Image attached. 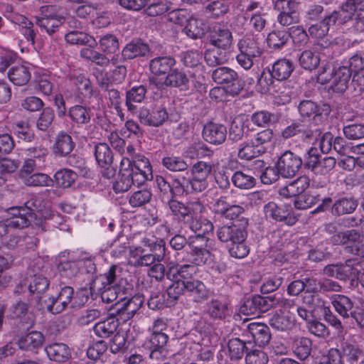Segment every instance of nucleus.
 <instances>
[{
    "label": "nucleus",
    "instance_id": "e433bc0d",
    "mask_svg": "<svg viewBox=\"0 0 364 364\" xmlns=\"http://www.w3.org/2000/svg\"><path fill=\"white\" fill-rule=\"evenodd\" d=\"M147 90L144 85H140L132 87L126 92L125 104L127 110L134 113L136 110V103H141L146 97Z\"/></svg>",
    "mask_w": 364,
    "mask_h": 364
},
{
    "label": "nucleus",
    "instance_id": "864d4df0",
    "mask_svg": "<svg viewBox=\"0 0 364 364\" xmlns=\"http://www.w3.org/2000/svg\"><path fill=\"white\" fill-rule=\"evenodd\" d=\"M187 36L192 39L201 38L205 33V25L202 20L192 17L183 29Z\"/></svg>",
    "mask_w": 364,
    "mask_h": 364
},
{
    "label": "nucleus",
    "instance_id": "473e14b6",
    "mask_svg": "<svg viewBox=\"0 0 364 364\" xmlns=\"http://www.w3.org/2000/svg\"><path fill=\"white\" fill-rule=\"evenodd\" d=\"M9 80L17 86L26 85L31 78V68L25 65L11 67L7 73Z\"/></svg>",
    "mask_w": 364,
    "mask_h": 364
},
{
    "label": "nucleus",
    "instance_id": "0eeeda50",
    "mask_svg": "<svg viewBox=\"0 0 364 364\" xmlns=\"http://www.w3.org/2000/svg\"><path fill=\"white\" fill-rule=\"evenodd\" d=\"M274 8L279 12L277 22L288 27L299 23V2L294 0H275Z\"/></svg>",
    "mask_w": 364,
    "mask_h": 364
},
{
    "label": "nucleus",
    "instance_id": "6e6d98bb",
    "mask_svg": "<svg viewBox=\"0 0 364 364\" xmlns=\"http://www.w3.org/2000/svg\"><path fill=\"white\" fill-rule=\"evenodd\" d=\"M231 181L235 187L244 190L250 189L256 184V179L252 176L242 171H235L231 177Z\"/></svg>",
    "mask_w": 364,
    "mask_h": 364
},
{
    "label": "nucleus",
    "instance_id": "b1692460",
    "mask_svg": "<svg viewBox=\"0 0 364 364\" xmlns=\"http://www.w3.org/2000/svg\"><path fill=\"white\" fill-rule=\"evenodd\" d=\"M196 273V265L188 262L183 264H175L170 263L168 265L166 272L167 279L173 281L181 279V281H191V277Z\"/></svg>",
    "mask_w": 364,
    "mask_h": 364
},
{
    "label": "nucleus",
    "instance_id": "c756f323",
    "mask_svg": "<svg viewBox=\"0 0 364 364\" xmlns=\"http://www.w3.org/2000/svg\"><path fill=\"white\" fill-rule=\"evenodd\" d=\"M175 64L176 60L171 56H158L150 60L149 70L155 76H166Z\"/></svg>",
    "mask_w": 364,
    "mask_h": 364
},
{
    "label": "nucleus",
    "instance_id": "e2e57ef3",
    "mask_svg": "<svg viewBox=\"0 0 364 364\" xmlns=\"http://www.w3.org/2000/svg\"><path fill=\"white\" fill-rule=\"evenodd\" d=\"M57 185L63 188H68L77 179V174L70 169L64 168L58 171L54 175Z\"/></svg>",
    "mask_w": 364,
    "mask_h": 364
},
{
    "label": "nucleus",
    "instance_id": "4d7b16f0",
    "mask_svg": "<svg viewBox=\"0 0 364 364\" xmlns=\"http://www.w3.org/2000/svg\"><path fill=\"white\" fill-rule=\"evenodd\" d=\"M36 24L40 27L41 31H45L48 35L51 36L57 32L59 28L65 22V18L57 17L51 18L36 19Z\"/></svg>",
    "mask_w": 364,
    "mask_h": 364
},
{
    "label": "nucleus",
    "instance_id": "72a5a7b5",
    "mask_svg": "<svg viewBox=\"0 0 364 364\" xmlns=\"http://www.w3.org/2000/svg\"><path fill=\"white\" fill-rule=\"evenodd\" d=\"M341 348L344 363L357 364L364 355V352L360 346L348 341H342Z\"/></svg>",
    "mask_w": 364,
    "mask_h": 364
},
{
    "label": "nucleus",
    "instance_id": "9b49d317",
    "mask_svg": "<svg viewBox=\"0 0 364 364\" xmlns=\"http://www.w3.org/2000/svg\"><path fill=\"white\" fill-rule=\"evenodd\" d=\"M276 294L262 296L255 295L245 301L240 311L245 315H255L275 308Z\"/></svg>",
    "mask_w": 364,
    "mask_h": 364
},
{
    "label": "nucleus",
    "instance_id": "4be33fe9",
    "mask_svg": "<svg viewBox=\"0 0 364 364\" xmlns=\"http://www.w3.org/2000/svg\"><path fill=\"white\" fill-rule=\"evenodd\" d=\"M204 311L211 319L223 320L228 315V302L221 296L211 298L206 302Z\"/></svg>",
    "mask_w": 364,
    "mask_h": 364
},
{
    "label": "nucleus",
    "instance_id": "412c9836",
    "mask_svg": "<svg viewBox=\"0 0 364 364\" xmlns=\"http://www.w3.org/2000/svg\"><path fill=\"white\" fill-rule=\"evenodd\" d=\"M187 292L193 302L201 304L208 301L214 292L208 289L200 280L194 279L187 281Z\"/></svg>",
    "mask_w": 364,
    "mask_h": 364
},
{
    "label": "nucleus",
    "instance_id": "c85d7f7f",
    "mask_svg": "<svg viewBox=\"0 0 364 364\" xmlns=\"http://www.w3.org/2000/svg\"><path fill=\"white\" fill-rule=\"evenodd\" d=\"M48 358L57 363H66L71 358L70 348L63 343H53L45 348Z\"/></svg>",
    "mask_w": 364,
    "mask_h": 364
},
{
    "label": "nucleus",
    "instance_id": "20e7f679",
    "mask_svg": "<svg viewBox=\"0 0 364 364\" xmlns=\"http://www.w3.org/2000/svg\"><path fill=\"white\" fill-rule=\"evenodd\" d=\"M240 53L236 56L237 63L245 70H250L260 58L262 50L252 38L246 37L238 41Z\"/></svg>",
    "mask_w": 364,
    "mask_h": 364
},
{
    "label": "nucleus",
    "instance_id": "f03ea898",
    "mask_svg": "<svg viewBox=\"0 0 364 364\" xmlns=\"http://www.w3.org/2000/svg\"><path fill=\"white\" fill-rule=\"evenodd\" d=\"M142 244L149 248L151 253L139 255V252H143L141 248L131 251V256L135 258L134 266H152L156 262L164 260L166 252V242L164 239L155 236L152 233H146L143 237Z\"/></svg>",
    "mask_w": 364,
    "mask_h": 364
},
{
    "label": "nucleus",
    "instance_id": "7ed1b4c3",
    "mask_svg": "<svg viewBox=\"0 0 364 364\" xmlns=\"http://www.w3.org/2000/svg\"><path fill=\"white\" fill-rule=\"evenodd\" d=\"M166 204L173 218L184 223H191L204 209L203 205L199 201L184 203L173 198H168Z\"/></svg>",
    "mask_w": 364,
    "mask_h": 364
},
{
    "label": "nucleus",
    "instance_id": "aec40b11",
    "mask_svg": "<svg viewBox=\"0 0 364 364\" xmlns=\"http://www.w3.org/2000/svg\"><path fill=\"white\" fill-rule=\"evenodd\" d=\"M363 234L355 229L346 230L344 237L345 252L354 255L364 257Z\"/></svg>",
    "mask_w": 364,
    "mask_h": 364
},
{
    "label": "nucleus",
    "instance_id": "13d9d810",
    "mask_svg": "<svg viewBox=\"0 0 364 364\" xmlns=\"http://www.w3.org/2000/svg\"><path fill=\"white\" fill-rule=\"evenodd\" d=\"M312 342L308 338H300L294 342L293 350L300 360H306L311 352Z\"/></svg>",
    "mask_w": 364,
    "mask_h": 364
},
{
    "label": "nucleus",
    "instance_id": "f3484780",
    "mask_svg": "<svg viewBox=\"0 0 364 364\" xmlns=\"http://www.w3.org/2000/svg\"><path fill=\"white\" fill-rule=\"evenodd\" d=\"M264 212L267 218L279 222H284L288 225H293L297 221L289 205H278L274 202H269L264 207Z\"/></svg>",
    "mask_w": 364,
    "mask_h": 364
},
{
    "label": "nucleus",
    "instance_id": "ddd939ff",
    "mask_svg": "<svg viewBox=\"0 0 364 364\" xmlns=\"http://www.w3.org/2000/svg\"><path fill=\"white\" fill-rule=\"evenodd\" d=\"M149 82L150 85H154L156 87L165 85L170 87H178L181 90H188L190 83L187 75L178 68L172 69L166 76L163 82L159 81L156 77H149Z\"/></svg>",
    "mask_w": 364,
    "mask_h": 364
},
{
    "label": "nucleus",
    "instance_id": "09e8293b",
    "mask_svg": "<svg viewBox=\"0 0 364 364\" xmlns=\"http://www.w3.org/2000/svg\"><path fill=\"white\" fill-rule=\"evenodd\" d=\"M65 38L70 44L87 45L90 47H95L97 45L96 40L92 36L77 30L65 34Z\"/></svg>",
    "mask_w": 364,
    "mask_h": 364
},
{
    "label": "nucleus",
    "instance_id": "338daca9",
    "mask_svg": "<svg viewBox=\"0 0 364 364\" xmlns=\"http://www.w3.org/2000/svg\"><path fill=\"white\" fill-rule=\"evenodd\" d=\"M99 44L102 51L107 54L115 53L119 48L118 38L113 34L102 36L99 41Z\"/></svg>",
    "mask_w": 364,
    "mask_h": 364
},
{
    "label": "nucleus",
    "instance_id": "ea45409f",
    "mask_svg": "<svg viewBox=\"0 0 364 364\" xmlns=\"http://www.w3.org/2000/svg\"><path fill=\"white\" fill-rule=\"evenodd\" d=\"M251 344L250 339L242 340L239 338H232L228 342V353L231 360H239L243 358L245 353L249 352L247 345Z\"/></svg>",
    "mask_w": 364,
    "mask_h": 364
},
{
    "label": "nucleus",
    "instance_id": "1a4fd4ad",
    "mask_svg": "<svg viewBox=\"0 0 364 364\" xmlns=\"http://www.w3.org/2000/svg\"><path fill=\"white\" fill-rule=\"evenodd\" d=\"M232 41V33L225 25L216 22L209 26L205 43L207 45L230 49Z\"/></svg>",
    "mask_w": 364,
    "mask_h": 364
},
{
    "label": "nucleus",
    "instance_id": "a878e982",
    "mask_svg": "<svg viewBox=\"0 0 364 364\" xmlns=\"http://www.w3.org/2000/svg\"><path fill=\"white\" fill-rule=\"evenodd\" d=\"M352 73L347 65L338 68L333 73L330 88L337 93L344 92L348 87Z\"/></svg>",
    "mask_w": 364,
    "mask_h": 364
},
{
    "label": "nucleus",
    "instance_id": "6e6552de",
    "mask_svg": "<svg viewBox=\"0 0 364 364\" xmlns=\"http://www.w3.org/2000/svg\"><path fill=\"white\" fill-rule=\"evenodd\" d=\"M331 206L332 215L341 216L353 213L358 206V201L353 197H341L332 205V198L326 197L312 213L323 212Z\"/></svg>",
    "mask_w": 364,
    "mask_h": 364
},
{
    "label": "nucleus",
    "instance_id": "3c124183",
    "mask_svg": "<svg viewBox=\"0 0 364 364\" xmlns=\"http://www.w3.org/2000/svg\"><path fill=\"white\" fill-rule=\"evenodd\" d=\"M251 122L259 127H268L277 123L279 117L277 114L266 110L257 111L251 115Z\"/></svg>",
    "mask_w": 364,
    "mask_h": 364
},
{
    "label": "nucleus",
    "instance_id": "dca6fc26",
    "mask_svg": "<svg viewBox=\"0 0 364 364\" xmlns=\"http://www.w3.org/2000/svg\"><path fill=\"white\" fill-rule=\"evenodd\" d=\"M95 156L97 164L103 168L102 175L106 178H112L116 173L112 166L113 153L106 143H100L95 146Z\"/></svg>",
    "mask_w": 364,
    "mask_h": 364
},
{
    "label": "nucleus",
    "instance_id": "680f3d73",
    "mask_svg": "<svg viewBox=\"0 0 364 364\" xmlns=\"http://www.w3.org/2000/svg\"><path fill=\"white\" fill-rule=\"evenodd\" d=\"M230 5L225 0H214L205 6V12L212 17L218 18L229 12Z\"/></svg>",
    "mask_w": 364,
    "mask_h": 364
},
{
    "label": "nucleus",
    "instance_id": "c9c22d12",
    "mask_svg": "<svg viewBox=\"0 0 364 364\" xmlns=\"http://www.w3.org/2000/svg\"><path fill=\"white\" fill-rule=\"evenodd\" d=\"M149 51V46L140 40H133L127 43L122 51L124 60H132L139 56H145Z\"/></svg>",
    "mask_w": 364,
    "mask_h": 364
},
{
    "label": "nucleus",
    "instance_id": "603ef678",
    "mask_svg": "<svg viewBox=\"0 0 364 364\" xmlns=\"http://www.w3.org/2000/svg\"><path fill=\"white\" fill-rule=\"evenodd\" d=\"M171 198L176 196H187L191 193L190 187V178L184 176H179L173 178L171 181Z\"/></svg>",
    "mask_w": 364,
    "mask_h": 364
},
{
    "label": "nucleus",
    "instance_id": "cd10ccee",
    "mask_svg": "<svg viewBox=\"0 0 364 364\" xmlns=\"http://www.w3.org/2000/svg\"><path fill=\"white\" fill-rule=\"evenodd\" d=\"M75 146V143L73 141L72 136L64 132H61L56 136L53 146V152L58 156H67L73 151Z\"/></svg>",
    "mask_w": 364,
    "mask_h": 364
},
{
    "label": "nucleus",
    "instance_id": "bf43d9fd",
    "mask_svg": "<svg viewBox=\"0 0 364 364\" xmlns=\"http://www.w3.org/2000/svg\"><path fill=\"white\" fill-rule=\"evenodd\" d=\"M267 41L269 48H281L289 41L288 31L284 30L273 31L268 34Z\"/></svg>",
    "mask_w": 364,
    "mask_h": 364
},
{
    "label": "nucleus",
    "instance_id": "39448f33",
    "mask_svg": "<svg viewBox=\"0 0 364 364\" xmlns=\"http://www.w3.org/2000/svg\"><path fill=\"white\" fill-rule=\"evenodd\" d=\"M213 80L219 85H225L227 92L232 96L238 95L243 90V82L233 69L222 66L215 68L212 73Z\"/></svg>",
    "mask_w": 364,
    "mask_h": 364
},
{
    "label": "nucleus",
    "instance_id": "37998d69",
    "mask_svg": "<svg viewBox=\"0 0 364 364\" xmlns=\"http://www.w3.org/2000/svg\"><path fill=\"white\" fill-rule=\"evenodd\" d=\"M168 329L167 319L158 318L151 328H149L150 334L145 341H159L168 342L169 337L166 333Z\"/></svg>",
    "mask_w": 364,
    "mask_h": 364
},
{
    "label": "nucleus",
    "instance_id": "de8ad7c7",
    "mask_svg": "<svg viewBox=\"0 0 364 364\" xmlns=\"http://www.w3.org/2000/svg\"><path fill=\"white\" fill-rule=\"evenodd\" d=\"M331 26H333V24L327 14H325L321 21L309 27L308 32L311 38L322 39L328 35Z\"/></svg>",
    "mask_w": 364,
    "mask_h": 364
},
{
    "label": "nucleus",
    "instance_id": "79ce46f5",
    "mask_svg": "<svg viewBox=\"0 0 364 364\" xmlns=\"http://www.w3.org/2000/svg\"><path fill=\"white\" fill-rule=\"evenodd\" d=\"M298 109L300 114L304 117L321 116L323 112L326 114H328L331 111L328 105H323V108H321L316 102L310 100L301 101Z\"/></svg>",
    "mask_w": 364,
    "mask_h": 364
},
{
    "label": "nucleus",
    "instance_id": "774afa93",
    "mask_svg": "<svg viewBox=\"0 0 364 364\" xmlns=\"http://www.w3.org/2000/svg\"><path fill=\"white\" fill-rule=\"evenodd\" d=\"M170 301L166 293L160 291H153L148 300V306L153 310L161 309L169 305Z\"/></svg>",
    "mask_w": 364,
    "mask_h": 364
},
{
    "label": "nucleus",
    "instance_id": "423d86ee",
    "mask_svg": "<svg viewBox=\"0 0 364 364\" xmlns=\"http://www.w3.org/2000/svg\"><path fill=\"white\" fill-rule=\"evenodd\" d=\"M144 303V297L140 294H134L122 302H115L109 309L108 314L117 317L121 322L131 319Z\"/></svg>",
    "mask_w": 364,
    "mask_h": 364
},
{
    "label": "nucleus",
    "instance_id": "393cba45",
    "mask_svg": "<svg viewBox=\"0 0 364 364\" xmlns=\"http://www.w3.org/2000/svg\"><path fill=\"white\" fill-rule=\"evenodd\" d=\"M230 49L218 48L214 46L205 45L204 59L208 66L215 67L223 65L228 61Z\"/></svg>",
    "mask_w": 364,
    "mask_h": 364
},
{
    "label": "nucleus",
    "instance_id": "a18cd8bd",
    "mask_svg": "<svg viewBox=\"0 0 364 364\" xmlns=\"http://www.w3.org/2000/svg\"><path fill=\"white\" fill-rule=\"evenodd\" d=\"M168 342L159 341H144V346L149 350V358L153 360L162 361L166 358L165 349Z\"/></svg>",
    "mask_w": 364,
    "mask_h": 364
},
{
    "label": "nucleus",
    "instance_id": "c03bdc74",
    "mask_svg": "<svg viewBox=\"0 0 364 364\" xmlns=\"http://www.w3.org/2000/svg\"><path fill=\"white\" fill-rule=\"evenodd\" d=\"M355 12L342 3L338 10L326 13L333 26H343L350 23L355 16Z\"/></svg>",
    "mask_w": 364,
    "mask_h": 364
},
{
    "label": "nucleus",
    "instance_id": "6ab92c4d",
    "mask_svg": "<svg viewBox=\"0 0 364 364\" xmlns=\"http://www.w3.org/2000/svg\"><path fill=\"white\" fill-rule=\"evenodd\" d=\"M203 139L213 145H220L227 138V127L220 123L213 122H207L202 131Z\"/></svg>",
    "mask_w": 364,
    "mask_h": 364
},
{
    "label": "nucleus",
    "instance_id": "4c0bfd02",
    "mask_svg": "<svg viewBox=\"0 0 364 364\" xmlns=\"http://www.w3.org/2000/svg\"><path fill=\"white\" fill-rule=\"evenodd\" d=\"M68 114L70 120L78 126L89 124L92 117L91 109L82 105H75L70 107Z\"/></svg>",
    "mask_w": 364,
    "mask_h": 364
},
{
    "label": "nucleus",
    "instance_id": "f704fd0d",
    "mask_svg": "<svg viewBox=\"0 0 364 364\" xmlns=\"http://www.w3.org/2000/svg\"><path fill=\"white\" fill-rule=\"evenodd\" d=\"M360 264L358 259H348L343 263H339L338 280L353 281L359 276Z\"/></svg>",
    "mask_w": 364,
    "mask_h": 364
},
{
    "label": "nucleus",
    "instance_id": "5fc2aeb1",
    "mask_svg": "<svg viewBox=\"0 0 364 364\" xmlns=\"http://www.w3.org/2000/svg\"><path fill=\"white\" fill-rule=\"evenodd\" d=\"M211 260L212 254L208 249L190 250L187 253L186 262L196 266L205 264Z\"/></svg>",
    "mask_w": 364,
    "mask_h": 364
},
{
    "label": "nucleus",
    "instance_id": "a19ab883",
    "mask_svg": "<svg viewBox=\"0 0 364 364\" xmlns=\"http://www.w3.org/2000/svg\"><path fill=\"white\" fill-rule=\"evenodd\" d=\"M120 321L121 320H118L117 317H113L109 314V318L97 323L94 326L93 331L100 338H108L115 333Z\"/></svg>",
    "mask_w": 364,
    "mask_h": 364
},
{
    "label": "nucleus",
    "instance_id": "9d476101",
    "mask_svg": "<svg viewBox=\"0 0 364 364\" xmlns=\"http://www.w3.org/2000/svg\"><path fill=\"white\" fill-rule=\"evenodd\" d=\"M303 165L302 159L291 151H284L278 159L276 168L283 178H292Z\"/></svg>",
    "mask_w": 364,
    "mask_h": 364
},
{
    "label": "nucleus",
    "instance_id": "7c9ffc66",
    "mask_svg": "<svg viewBox=\"0 0 364 364\" xmlns=\"http://www.w3.org/2000/svg\"><path fill=\"white\" fill-rule=\"evenodd\" d=\"M316 134H320L319 129L313 130L300 123H293L282 132V136L284 139H289L296 135L301 134L304 140L312 139Z\"/></svg>",
    "mask_w": 364,
    "mask_h": 364
},
{
    "label": "nucleus",
    "instance_id": "052dcab7",
    "mask_svg": "<svg viewBox=\"0 0 364 364\" xmlns=\"http://www.w3.org/2000/svg\"><path fill=\"white\" fill-rule=\"evenodd\" d=\"M55 112L50 107H46L43 109L36 120V127L38 129L46 132L52 126L55 119Z\"/></svg>",
    "mask_w": 364,
    "mask_h": 364
},
{
    "label": "nucleus",
    "instance_id": "f8f14e48",
    "mask_svg": "<svg viewBox=\"0 0 364 364\" xmlns=\"http://www.w3.org/2000/svg\"><path fill=\"white\" fill-rule=\"evenodd\" d=\"M59 292L57 296H51L48 299L49 304L47 306V310L53 314H58L63 311L69 304L75 308L77 306L71 301L73 299L74 289L70 286H63V284L59 285Z\"/></svg>",
    "mask_w": 364,
    "mask_h": 364
},
{
    "label": "nucleus",
    "instance_id": "4468645a",
    "mask_svg": "<svg viewBox=\"0 0 364 364\" xmlns=\"http://www.w3.org/2000/svg\"><path fill=\"white\" fill-rule=\"evenodd\" d=\"M139 119L141 124L150 127H160L168 119L167 109L163 106L149 109L142 107L139 110Z\"/></svg>",
    "mask_w": 364,
    "mask_h": 364
},
{
    "label": "nucleus",
    "instance_id": "58836bf2",
    "mask_svg": "<svg viewBox=\"0 0 364 364\" xmlns=\"http://www.w3.org/2000/svg\"><path fill=\"white\" fill-rule=\"evenodd\" d=\"M294 69L293 63L286 58L277 60L272 67L270 71L273 78L282 81L288 79Z\"/></svg>",
    "mask_w": 364,
    "mask_h": 364
},
{
    "label": "nucleus",
    "instance_id": "2f4dec72",
    "mask_svg": "<svg viewBox=\"0 0 364 364\" xmlns=\"http://www.w3.org/2000/svg\"><path fill=\"white\" fill-rule=\"evenodd\" d=\"M45 341L43 334L40 331H33L21 336L16 342L18 348L25 350H33L40 348Z\"/></svg>",
    "mask_w": 364,
    "mask_h": 364
},
{
    "label": "nucleus",
    "instance_id": "2eb2a0df",
    "mask_svg": "<svg viewBox=\"0 0 364 364\" xmlns=\"http://www.w3.org/2000/svg\"><path fill=\"white\" fill-rule=\"evenodd\" d=\"M242 336L250 339L251 344L254 343L259 347L267 346L272 337L269 328L266 324L258 322L249 323Z\"/></svg>",
    "mask_w": 364,
    "mask_h": 364
},
{
    "label": "nucleus",
    "instance_id": "49530a36",
    "mask_svg": "<svg viewBox=\"0 0 364 364\" xmlns=\"http://www.w3.org/2000/svg\"><path fill=\"white\" fill-rule=\"evenodd\" d=\"M28 277V290L31 294H41L44 293L49 287L48 279L41 274H33L27 273Z\"/></svg>",
    "mask_w": 364,
    "mask_h": 364
},
{
    "label": "nucleus",
    "instance_id": "8fccbe9b",
    "mask_svg": "<svg viewBox=\"0 0 364 364\" xmlns=\"http://www.w3.org/2000/svg\"><path fill=\"white\" fill-rule=\"evenodd\" d=\"M320 55L318 53L307 49L301 53L299 57L300 66L307 70H313L320 64Z\"/></svg>",
    "mask_w": 364,
    "mask_h": 364
},
{
    "label": "nucleus",
    "instance_id": "5701e85b",
    "mask_svg": "<svg viewBox=\"0 0 364 364\" xmlns=\"http://www.w3.org/2000/svg\"><path fill=\"white\" fill-rule=\"evenodd\" d=\"M311 179L306 175L298 177L279 190V196L288 198L303 193L310 186Z\"/></svg>",
    "mask_w": 364,
    "mask_h": 364
},
{
    "label": "nucleus",
    "instance_id": "0e129e2a",
    "mask_svg": "<svg viewBox=\"0 0 364 364\" xmlns=\"http://www.w3.org/2000/svg\"><path fill=\"white\" fill-rule=\"evenodd\" d=\"M321 200L319 195L309 193L300 194L296 196L294 200V206L298 210H306L316 205Z\"/></svg>",
    "mask_w": 364,
    "mask_h": 364
},
{
    "label": "nucleus",
    "instance_id": "69168bd1",
    "mask_svg": "<svg viewBox=\"0 0 364 364\" xmlns=\"http://www.w3.org/2000/svg\"><path fill=\"white\" fill-rule=\"evenodd\" d=\"M187 291V281L181 279H174L166 289L167 296L171 302L175 301L179 297Z\"/></svg>",
    "mask_w": 364,
    "mask_h": 364
},
{
    "label": "nucleus",
    "instance_id": "a211bd4d",
    "mask_svg": "<svg viewBox=\"0 0 364 364\" xmlns=\"http://www.w3.org/2000/svg\"><path fill=\"white\" fill-rule=\"evenodd\" d=\"M7 317L16 320L26 328L34 324V316L29 309V305L23 301H18L10 306Z\"/></svg>",
    "mask_w": 364,
    "mask_h": 364
},
{
    "label": "nucleus",
    "instance_id": "f257e3e1",
    "mask_svg": "<svg viewBox=\"0 0 364 364\" xmlns=\"http://www.w3.org/2000/svg\"><path fill=\"white\" fill-rule=\"evenodd\" d=\"M247 226L248 219H242L218 228L217 237L221 242L226 244L231 257L242 259L249 254L250 249L245 243Z\"/></svg>",
    "mask_w": 364,
    "mask_h": 364
},
{
    "label": "nucleus",
    "instance_id": "bb28decb",
    "mask_svg": "<svg viewBox=\"0 0 364 364\" xmlns=\"http://www.w3.org/2000/svg\"><path fill=\"white\" fill-rule=\"evenodd\" d=\"M331 304L337 314H338L344 321H348V315L353 311L355 301L343 294H333L331 297Z\"/></svg>",
    "mask_w": 364,
    "mask_h": 364
}]
</instances>
